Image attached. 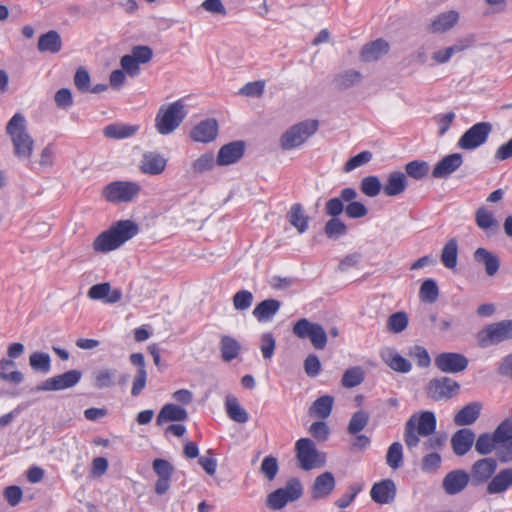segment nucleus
<instances>
[{"label": "nucleus", "mask_w": 512, "mask_h": 512, "mask_svg": "<svg viewBox=\"0 0 512 512\" xmlns=\"http://www.w3.org/2000/svg\"><path fill=\"white\" fill-rule=\"evenodd\" d=\"M138 232L139 226L134 221L120 220L95 238L93 249L101 253L113 251L136 236Z\"/></svg>", "instance_id": "1"}, {"label": "nucleus", "mask_w": 512, "mask_h": 512, "mask_svg": "<svg viewBox=\"0 0 512 512\" xmlns=\"http://www.w3.org/2000/svg\"><path fill=\"white\" fill-rule=\"evenodd\" d=\"M6 133L13 144L14 155L19 160L30 159L34 149V140L26 128V119L23 114L16 113L6 125Z\"/></svg>", "instance_id": "2"}, {"label": "nucleus", "mask_w": 512, "mask_h": 512, "mask_svg": "<svg viewBox=\"0 0 512 512\" xmlns=\"http://www.w3.org/2000/svg\"><path fill=\"white\" fill-rule=\"evenodd\" d=\"M437 420L433 412L424 411L413 414L405 423L404 442L408 449L418 446L420 436L427 437L436 430Z\"/></svg>", "instance_id": "3"}, {"label": "nucleus", "mask_w": 512, "mask_h": 512, "mask_svg": "<svg viewBox=\"0 0 512 512\" xmlns=\"http://www.w3.org/2000/svg\"><path fill=\"white\" fill-rule=\"evenodd\" d=\"M187 115L185 104L179 99L168 105H162L155 117V128L161 135L175 131Z\"/></svg>", "instance_id": "4"}, {"label": "nucleus", "mask_w": 512, "mask_h": 512, "mask_svg": "<svg viewBox=\"0 0 512 512\" xmlns=\"http://www.w3.org/2000/svg\"><path fill=\"white\" fill-rule=\"evenodd\" d=\"M141 186L133 181H113L102 190L104 199L111 203H127L133 201L140 193Z\"/></svg>", "instance_id": "5"}, {"label": "nucleus", "mask_w": 512, "mask_h": 512, "mask_svg": "<svg viewBox=\"0 0 512 512\" xmlns=\"http://www.w3.org/2000/svg\"><path fill=\"white\" fill-rule=\"evenodd\" d=\"M318 129L316 120H306L290 127L281 137V147L291 150L302 145Z\"/></svg>", "instance_id": "6"}, {"label": "nucleus", "mask_w": 512, "mask_h": 512, "mask_svg": "<svg viewBox=\"0 0 512 512\" xmlns=\"http://www.w3.org/2000/svg\"><path fill=\"white\" fill-rule=\"evenodd\" d=\"M293 334L300 339H309L313 347L322 350L327 344V333L318 324L310 322L306 318L298 320L292 328Z\"/></svg>", "instance_id": "7"}, {"label": "nucleus", "mask_w": 512, "mask_h": 512, "mask_svg": "<svg viewBox=\"0 0 512 512\" xmlns=\"http://www.w3.org/2000/svg\"><path fill=\"white\" fill-rule=\"evenodd\" d=\"M302 485L296 478L290 479L284 488H279L267 497V506L273 510H280L288 502L299 499L302 495Z\"/></svg>", "instance_id": "8"}, {"label": "nucleus", "mask_w": 512, "mask_h": 512, "mask_svg": "<svg viewBox=\"0 0 512 512\" xmlns=\"http://www.w3.org/2000/svg\"><path fill=\"white\" fill-rule=\"evenodd\" d=\"M482 347L512 340V319L487 325L478 335Z\"/></svg>", "instance_id": "9"}, {"label": "nucleus", "mask_w": 512, "mask_h": 512, "mask_svg": "<svg viewBox=\"0 0 512 512\" xmlns=\"http://www.w3.org/2000/svg\"><path fill=\"white\" fill-rule=\"evenodd\" d=\"M492 129L491 123L478 122L464 132L458 141V146L464 150H474L486 143Z\"/></svg>", "instance_id": "10"}, {"label": "nucleus", "mask_w": 512, "mask_h": 512, "mask_svg": "<svg viewBox=\"0 0 512 512\" xmlns=\"http://www.w3.org/2000/svg\"><path fill=\"white\" fill-rule=\"evenodd\" d=\"M295 450L300 467L303 470L309 471L321 465L319 452L311 439H299L295 444Z\"/></svg>", "instance_id": "11"}, {"label": "nucleus", "mask_w": 512, "mask_h": 512, "mask_svg": "<svg viewBox=\"0 0 512 512\" xmlns=\"http://www.w3.org/2000/svg\"><path fill=\"white\" fill-rule=\"evenodd\" d=\"M459 390V383L449 377L432 379L427 386L428 396L435 401L452 398Z\"/></svg>", "instance_id": "12"}, {"label": "nucleus", "mask_w": 512, "mask_h": 512, "mask_svg": "<svg viewBox=\"0 0 512 512\" xmlns=\"http://www.w3.org/2000/svg\"><path fill=\"white\" fill-rule=\"evenodd\" d=\"M79 370H69L63 374L51 377L38 384L36 391H59L75 386L81 379Z\"/></svg>", "instance_id": "13"}, {"label": "nucleus", "mask_w": 512, "mask_h": 512, "mask_svg": "<svg viewBox=\"0 0 512 512\" xmlns=\"http://www.w3.org/2000/svg\"><path fill=\"white\" fill-rule=\"evenodd\" d=\"M435 366L444 373H459L468 366L466 356L455 352H443L435 357Z\"/></svg>", "instance_id": "14"}, {"label": "nucleus", "mask_w": 512, "mask_h": 512, "mask_svg": "<svg viewBox=\"0 0 512 512\" xmlns=\"http://www.w3.org/2000/svg\"><path fill=\"white\" fill-rule=\"evenodd\" d=\"M152 468L158 477L155 482V493L163 495L170 488L171 478L175 471L174 466L165 459L157 458L153 461Z\"/></svg>", "instance_id": "15"}, {"label": "nucleus", "mask_w": 512, "mask_h": 512, "mask_svg": "<svg viewBox=\"0 0 512 512\" xmlns=\"http://www.w3.org/2000/svg\"><path fill=\"white\" fill-rule=\"evenodd\" d=\"M497 469V461L494 458H482L471 467L469 474L473 485H480L491 480Z\"/></svg>", "instance_id": "16"}, {"label": "nucleus", "mask_w": 512, "mask_h": 512, "mask_svg": "<svg viewBox=\"0 0 512 512\" xmlns=\"http://www.w3.org/2000/svg\"><path fill=\"white\" fill-rule=\"evenodd\" d=\"M245 145L242 141L230 142L222 146L218 152L216 163L227 166L238 162L244 155Z\"/></svg>", "instance_id": "17"}, {"label": "nucleus", "mask_w": 512, "mask_h": 512, "mask_svg": "<svg viewBox=\"0 0 512 512\" xmlns=\"http://www.w3.org/2000/svg\"><path fill=\"white\" fill-rule=\"evenodd\" d=\"M218 134V123L215 119L209 118L199 122L190 132V137L195 142L209 143Z\"/></svg>", "instance_id": "18"}, {"label": "nucleus", "mask_w": 512, "mask_h": 512, "mask_svg": "<svg viewBox=\"0 0 512 512\" xmlns=\"http://www.w3.org/2000/svg\"><path fill=\"white\" fill-rule=\"evenodd\" d=\"M463 163V157L459 153H453L442 158L433 168L432 176L436 179L448 178Z\"/></svg>", "instance_id": "19"}, {"label": "nucleus", "mask_w": 512, "mask_h": 512, "mask_svg": "<svg viewBox=\"0 0 512 512\" xmlns=\"http://www.w3.org/2000/svg\"><path fill=\"white\" fill-rule=\"evenodd\" d=\"M475 442V433L469 428L456 431L451 437V446L457 456H464Z\"/></svg>", "instance_id": "20"}, {"label": "nucleus", "mask_w": 512, "mask_h": 512, "mask_svg": "<svg viewBox=\"0 0 512 512\" xmlns=\"http://www.w3.org/2000/svg\"><path fill=\"white\" fill-rule=\"evenodd\" d=\"M470 476L464 470H453L443 479V489L449 495H455L463 491L468 485Z\"/></svg>", "instance_id": "21"}, {"label": "nucleus", "mask_w": 512, "mask_h": 512, "mask_svg": "<svg viewBox=\"0 0 512 512\" xmlns=\"http://www.w3.org/2000/svg\"><path fill=\"white\" fill-rule=\"evenodd\" d=\"M336 485L334 475L331 472H324L317 476L311 488V496L315 500L327 498Z\"/></svg>", "instance_id": "22"}, {"label": "nucleus", "mask_w": 512, "mask_h": 512, "mask_svg": "<svg viewBox=\"0 0 512 512\" xmlns=\"http://www.w3.org/2000/svg\"><path fill=\"white\" fill-rule=\"evenodd\" d=\"M167 165V160L157 152H146L140 161V171L147 175L161 174Z\"/></svg>", "instance_id": "23"}, {"label": "nucleus", "mask_w": 512, "mask_h": 512, "mask_svg": "<svg viewBox=\"0 0 512 512\" xmlns=\"http://www.w3.org/2000/svg\"><path fill=\"white\" fill-rule=\"evenodd\" d=\"M371 498L379 504L391 503L396 496V486L391 479L375 483L370 491Z\"/></svg>", "instance_id": "24"}, {"label": "nucleus", "mask_w": 512, "mask_h": 512, "mask_svg": "<svg viewBox=\"0 0 512 512\" xmlns=\"http://www.w3.org/2000/svg\"><path fill=\"white\" fill-rule=\"evenodd\" d=\"M380 357L387 366L396 372L408 373L412 368L411 363L402 357L394 348H383L380 351Z\"/></svg>", "instance_id": "25"}, {"label": "nucleus", "mask_w": 512, "mask_h": 512, "mask_svg": "<svg viewBox=\"0 0 512 512\" xmlns=\"http://www.w3.org/2000/svg\"><path fill=\"white\" fill-rule=\"evenodd\" d=\"M512 487V467L500 470L492 476L486 490L488 494H501Z\"/></svg>", "instance_id": "26"}, {"label": "nucleus", "mask_w": 512, "mask_h": 512, "mask_svg": "<svg viewBox=\"0 0 512 512\" xmlns=\"http://www.w3.org/2000/svg\"><path fill=\"white\" fill-rule=\"evenodd\" d=\"M481 410L480 402L468 403L455 414L453 421L457 426L471 425L479 418Z\"/></svg>", "instance_id": "27"}, {"label": "nucleus", "mask_w": 512, "mask_h": 512, "mask_svg": "<svg viewBox=\"0 0 512 512\" xmlns=\"http://www.w3.org/2000/svg\"><path fill=\"white\" fill-rule=\"evenodd\" d=\"M473 256L477 263L484 265L485 272L488 276L493 277L499 271L500 259L497 255L493 254L487 249L481 247L477 248Z\"/></svg>", "instance_id": "28"}, {"label": "nucleus", "mask_w": 512, "mask_h": 512, "mask_svg": "<svg viewBox=\"0 0 512 512\" xmlns=\"http://www.w3.org/2000/svg\"><path fill=\"white\" fill-rule=\"evenodd\" d=\"M281 302L276 299H266L256 305L252 314L259 322H269L278 313Z\"/></svg>", "instance_id": "29"}, {"label": "nucleus", "mask_w": 512, "mask_h": 512, "mask_svg": "<svg viewBox=\"0 0 512 512\" xmlns=\"http://www.w3.org/2000/svg\"><path fill=\"white\" fill-rule=\"evenodd\" d=\"M407 187L406 175L401 171L390 173L383 185V192L386 196L392 197L402 194Z\"/></svg>", "instance_id": "30"}, {"label": "nucleus", "mask_w": 512, "mask_h": 512, "mask_svg": "<svg viewBox=\"0 0 512 512\" xmlns=\"http://www.w3.org/2000/svg\"><path fill=\"white\" fill-rule=\"evenodd\" d=\"M389 50V44L383 39H377L363 46L360 56L365 62L378 60Z\"/></svg>", "instance_id": "31"}, {"label": "nucleus", "mask_w": 512, "mask_h": 512, "mask_svg": "<svg viewBox=\"0 0 512 512\" xmlns=\"http://www.w3.org/2000/svg\"><path fill=\"white\" fill-rule=\"evenodd\" d=\"M459 13L449 10L439 14L431 23V30L434 33H443L453 28L459 21Z\"/></svg>", "instance_id": "32"}, {"label": "nucleus", "mask_w": 512, "mask_h": 512, "mask_svg": "<svg viewBox=\"0 0 512 512\" xmlns=\"http://www.w3.org/2000/svg\"><path fill=\"white\" fill-rule=\"evenodd\" d=\"M188 418L187 411L175 404H166L160 410L156 422L158 425L167 421H185Z\"/></svg>", "instance_id": "33"}, {"label": "nucleus", "mask_w": 512, "mask_h": 512, "mask_svg": "<svg viewBox=\"0 0 512 512\" xmlns=\"http://www.w3.org/2000/svg\"><path fill=\"white\" fill-rule=\"evenodd\" d=\"M38 50L40 52L57 53L62 48V40L57 31L50 30L42 34L38 40Z\"/></svg>", "instance_id": "34"}, {"label": "nucleus", "mask_w": 512, "mask_h": 512, "mask_svg": "<svg viewBox=\"0 0 512 512\" xmlns=\"http://www.w3.org/2000/svg\"><path fill=\"white\" fill-rule=\"evenodd\" d=\"M226 413L229 418L237 423H246L249 419L247 411L241 407L237 398L228 395L225 399Z\"/></svg>", "instance_id": "35"}, {"label": "nucleus", "mask_w": 512, "mask_h": 512, "mask_svg": "<svg viewBox=\"0 0 512 512\" xmlns=\"http://www.w3.org/2000/svg\"><path fill=\"white\" fill-rule=\"evenodd\" d=\"M139 127L130 124H110L104 128V135L107 138L125 139L136 134Z\"/></svg>", "instance_id": "36"}, {"label": "nucleus", "mask_w": 512, "mask_h": 512, "mask_svg": "<svg viewBox=\"0 0 512 512\" xmlns=\"http://www.w3.org/2000/svg\"><path fill=\"white\" fill-rule=\"evenodd\" d=\"M289 223L302 234L308 229L309 217L305 214L303 207L299 203H295L291 206L288 213Z\"/></svg>", "instance_id": "37"}, {"label": "nucleus", "mask_w": 512, "mask_h": 512, "mask_svg": "<svg viewBox=\"0 0 512 512\" xmlns=\"http://www.w3.org/2000/svg\"><path fill=\"white\" fill-rule=\"evenodd\" d=\"M334 404V398L330 395H324L317 398L310 407L309 413L312 416L326 419L330 416Z\"/></svg>", "instance_id": "38"}, {"label": "nucleus", "mask_w": 512, "mask_h": 512, "mask_svg": "<svg viewBox=\"0 0 512 512\" xmlns=\"http://www.w3.org/2000/svg\"><path fill=\"white\" fill-rule=\"evenodd\" d=\"M361 80L362 74L359 71L349 69L337 74L334 78V84L338 89L346 90L360 83Z\"/></svg>", "instance_id": "39"}, {"label": "nucleus", "mask_w": 512, "mask_h": 512, "mask_svg": "<svg viewBox=\"0 0 512 512\" xmlns=\"http://www.w3.org/2000/svg\"><path fill=\"white\" fill-rule=\"evenodd\" d=\"M221 357L225 362L235 359L241 350L240 343L230 336H222L220 341Z\"/></svg>", "instance_id": "40"}, {"label": "nucleus", "mask_w": 512, "mask_h": 512, "mask_svg": "<svg viewBox=\"0 0 512 512\" xmlns=\"http://www.w3.org/2000/svg\"><path fill=\"white\" fill-rule=\"evenodd\" d=\"M458 259V243L455 238L446 242L441 251V262L448 269H454Z\"/></svg>", "instance_id": "41"}, {"label": "nucleus", "mask_w": 512, "mask_h": 512, "mask_svg": "<svg viewBox=\"0 0 512 512\" xmlns=\"http://www.w3.org/2000/svg\"><path fill=\"white\" fill-rule=\"evenodd\" d=\"M29 364L35 372L46 374L51 370V358L45 352L32 353L29 357Z\"/></svg>", "instance_id": "42"}, {"label": "nucleus", "mask_w": 512, "mask_h": 512, "mask_svg": "<svg viewBox=\"0 0 512 512\" xmlns=\"http://www.w3.org/2000/svg\"><path fill=\"white\" fill-rule=\"evenodd\" d=\"M370 419L369 414L364 410L356 411L348 424L347 432L350 435H357L361 432L368 424Z\"/></svg>", "instance_id": "43"}, {"label": "nucleus", "mask_w": 512, "mask_h": 512, "mask_svg": "<svg viewBox=\"0 0 512 512\" xmlns=\"http://www.w3.org/2000/svg\"><path fill=\"white\" fill-rule=\"evenodd\" d=\"M364 380V371L361 367L355 366L347 369L341 379L345 388H353L360 385Z\"/></svg>", "instance_id": "44"}, {"label": "nucleus", "mask_w": 512, "mask_h": 512, "mask_svg": "<svg viewBox=\"0 0 512 512\" xmlns=\"http://www.w3.org/2000/svg\"><path fill=\"white\" fill-rule=\"evenodd\" d=\"M115 383V371L102 368L94 372V387L97 389H105L112 387Z\"/></svg>", "instance_id": "45"}, {"label": "nucleus", "mask_w": 512, "mask_h": 512, "mask_svg": "<svg viewBox=\"0 0 512 512\" xmlns=\"http://www.w3.org/2000/svg\"><path fill=\"white\" fill-rule=\"evenodd\" d=\"M439 296L437 283L433 279H426L420 286L419 297L422 301L433 303Z\"/></svg>", "instance_id": "46"}, {"label": "nucleus", "mask_w": 512, "mask_h": 512, "mask_svg": "<svg viewBox=\"0 0 512 512\" xmlns=\"http://www.w3.org/2000/svg\"><path fill=\"white\" fill-rule=\"evenodd\" d=\"M497 444L498 442L493 434L483 433L479 435L475 442V450L481 455H488L496 450Z\"/></svg>", "instance_id": "47"}, {"label": "nucleus", "mask_w": 512, "mask_h": 512, "mask_svg": "<svg viewBox=\"0 0 512 512\" xmlns=\"http://www.w3.org/2000/svg\"><path fill=\"white\" fill-rule=\"evenodd\" d=\"M386 463L392 469H398L403 463V446L400 442L392 443L386 454Z\"/></svg>", "instance_id": "48"}, {"label": "nucleus", "mask_w": 512, "mask_h": 512, "mask_svg": "<svg viewBox=\"0 0 512 512\" xmlns=\"http://www.w3.org/2000/svg\"><path fill=\"white\" fill-rule=\"evenodd\" d=\"M383 189V186L377 176H367L361 180L360 190L368 197H376Z\"/></svg>", "instance_id": "49"}, {"label": "nucleus", "mask_w": 512, "mask_h": 512, "mask_svg": "<svg viewBox=\"0 0 512 512\" xmlns=\"http://www.w3.org/2000/svg\"><path fill=\"white\" fill-rule=\"evenodd\" d=\"M324 232L328 238L337 239L346 234L347 226L339 218H331L326 222Z\"/></svg>", "instance_id": "50"}, {"label": "nucleus", "mask_w": 512, "mask_h": 512, "mask_svg": "<svg viewBox=\"0 0 512 512\" xmlns=\"http://www.w3.org/2000/svg\"><path fill=\"white\" fill-rule=\"evenodd\" d=\"M405 171L408 176L420 180L428 175L429 165L425 161L414 160L406 164Z\"/></svg>", "instance_id": "51"}, {"label": "nucleus", "mask_w": 512, "mask_h": 512, "mask_svg": "<svg viewBox=\"0 0 512 512\" xmlns=\"http://www.w3.org/2000/svg\"><path fill=\"white\" fill-rule=\"evenodd\" d=\"M214 164L215 160L213 154L205 153L192 163L191 169L194 174H202L212 170Z\"/></svg>", "instance_id": "52"}, {"label": "nucleus", "mask_w": 512, "mask_h": 512, "mask_svg": "<svg viewBox=\"0 0 512 512\" xmlns=\"http://www.w3.org/2000/svg\"><path fill=\"white\" fill-rule=\"evenodd\" d=\"M475 220L478 227L483 230H488L497 226V220L494 218L492 212L488 211L484 207H481L476 211Z\"/></svg>", "instance_id": "53"}, {"label": "nucleus", "mask_w": 512, "mask_h": 512, "mask_svg": "<svg viewBox=\"0 0 512 512\" xmlns=\"http://www.w3.org/2000/svg\"><path fill=\"white\" fill-rule=\"evenodd\" d=\"M408 325V317L405 312H396L392 314L387 321L389 331L400 333L406 329Z\"/></svg>", "instance_id": "54"}, {"label": "nucleus", "mask_w": 512, "mask_h": 512, "mask_svg": "<svg viewBox=\"0 0 512 512\" xmlns=\"http://www.w3.org/2000/svg\"><path fill=\"white\" fill-rule=\"evenodd\" d=\"M233 306L238 311L249 309L253 303V294L248 290L236 292L232 298Z\"/></svg>", "instance_id": "55"}, {"label": "nucleus", "mask_w": 512, "mask_h": 512, "mask_svg": "<svg viewBox=\"0 0 512 512\" xmlns=\"http://www.w3.org/2000/svg\"><path fill=\"white\" fill-rule=\"evenodd\" d=\"M260 470L267 480L272 481L279 470L277 459L274 456H266L262 463Z\"/></svg>", "instance_id": "56"}, {"label": "nucleus", "mask_w": 512, "mask_h": 512, "mask_svg": "<svg viewBox=\"0 0 512 512\" xmlns=\"http://www.w3.org/2000/svg\"><path fill=\"white\" fill-rule=\"evenodd\" d=\"M276 348V341L272 333H264L261 336L260 350L265 360H270Z\"/></svg>", "instance_id": "57"}, {"label": "nucleus", "mask_w": 512, "mask_h": 512, "mask_svg": "<svg viewBox=\"0 0 512 512\" xmlns=\"http://www.w3.org/2000/svg\"><path fill=\"white\" fill-rule=\"evenodd\" d=\"M493 436L500 442L512 441V419H505L493 432Z\"/></svg>", "instance_id": "58"}, {"label": "nucleus", "mask_w": 512, "mask_h": 512, "mask_svg": "<svg viewBox=\"0 0 512 512\" xmlns=\"http://www.w3.org/2000/svg\"><path fill=\"white\" fill-rule=\"evenodd\" d=\"M372 159V153L370 151H362L359 154L351 157L344 165V171L350 172L357 167H360L368 163Z\"/></svg>", "instance_id": "59"}, {"label": "nucleus", "mask_w": 512, "mask_h": 512, "mask_svg": "<svg viewBox=\"0 0 512 512\" xmlns=\"http://www.w3.org/2000/svg\"><path fill=\"white\" fill-rule=\"evenodd\" d=\"M441 464V456L438 453H429L422 459L421 469L424 472H435Z\"/></svg>", "instance_id": "60"}, {"label": "nucleus", "mask_w": 512, "mask_h": 512, "mask_svg": "<svg viewBox=\"0 0 512 512\" xmlns=\"http://www.w3.org/2000/svg\"><path fill=\"white\" fill-rule=\"evenodd\" d=\"M131 55L139 64H145L152 59L153 51L148 46L138 45L132 48Z\"/></svg>", "instance_id": "61"}, {"label": "nucleus", "mask_w": 512, "mask_h": 512, "mask_svg": "<svg viewBox=\"0 0 512 512\" xmlns=\"http://www.w3.org/2000/svg\"><path fill=\"white\" fill-rule=\"evenodd\" d=\"M120 64L122 70L131 77H135L140 73L139 63L132 57L131 54L124 55Z\"/></svg>", "instance_id": "62"}, {"label": "nucleus", "mask_w": 512, "mask_h": 512, "mask_svg": "<svg viewBox=\"0 0 512 512\" xmlns=\"http://www.w3.org/2000/svg\"><path fill=\"white\" fill-rule=\"evenodd\" d=\"M74 84L80 92H88L90 88V75L84 68H78L74 76Z\"/></svg>", "instance_id": "63"}, {"label": "nucleus", "mask_w": 512, "mask_h": 512, "mask_svg": "<svg viewBox=\"0 0 512 512\" xmlns=\"http://www.w3.org/2000/svg\"><path fill=\"white\" fill-rule=\"evenodd\" d=\"M496 456L501 463L512 462V440L498 443L496 447Z\"/></svg>", "instance_id": "64"}]
</instances>
